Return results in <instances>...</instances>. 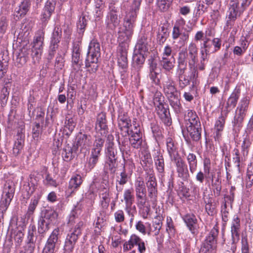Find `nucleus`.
<instances>
[{"mask_svg": "<svg viewBox=\"0 0 253 253\" xmlns=\"http://www.w3.org/2000/svg\"><path fill=\"white\" fill-rule=\"evenodd\" d=\"M9 93V91L6 87L4 86L2 87L0 96V102L2 105H4L6 103Z\"/></svg>", "mask_w": 253, "mask_h": 253, "instance_id": "obj_59", "label": "nucleus"}, {"mask_svg": "<svg viewBox=\"0 0 253 253\" xmlns=\"http://www.w3.org/2000/svg\"><path fill=\"white\" fill-rule=\"evenodd\" d=\"M185 22L184 20L182 18L177 21L173 27L172 32V37L173 40L177 39L178 37L180 36L182 45L184 44L189 39V34L188 33L185 32L181 33L180 32V26L184 25Z\"/></svg>", "mask_w": 253, "mask_h": 253, "instance_id": "obj_12", "label": "nucleus"}, {"mask_svg": "<svg viewBox=\"0 0 253 253\" xmlns=\"http://www.w3.org/2000/svg\"><path fill=\"white\" fill-rule=\"evenodd\" d=\"M141 2V0H133L130 10L124 18L123 25L118 28V40L122 43L127 42L133 33Z\"/></svg>", "mask_w": 253, "mask_h": 253, "instance_id": "obj_1", "label": "nucleus"}, {"mask_svg": "<svg viewBox=\"0 0 253 253\" xmlns=\"http://www.w3.org/2000/svg\"><path fill=\"white\" fill-rule=\"evenodd\" d=\"M195 125L185 126L187 132L191 139L195 141H198L201 138V124Z\"/></svg>", "mask_w": 253, "mask_h": 253, "instance_id": "obj_20", "label": "nucleus"}, {"mask_svg": "<svg viewBox=\"0 0 253 253\" xmlns=\"http://www.w3.org/2000/svg\"><path fill=\"white\" fill-rule=\"evenodd\" d=\"M156 110L158 114L161 119L165 122H169V110L166 108L164 105L160 103L156 107Z\"/></svg>", "mask_w": 253, "mask_h": 253, "instance_id": "obj_30", "label": "nucleus"}, {"mask_svg": "<svg viewBox=\"0 0 253 253\" xmlns=\"http://www.w3.org/2000/svg\"><path fill=\"white\" fill-rule=\"evenodd\" d=\"M208 7L205 5L204 2L200 1L197 4V9L195 13L196 17H199L207 11Z\"/></svg>", "mask_w": 253, "mask_h": 253, "instance_id": "obj_54", "label": "nucleus"}, {"mask_svg": "<svg viewBox=\"0 0 253 253\" xmlns=\"http://www.w3.org/2000/svg\"><path fill=\"white\" fill-rule=\"evenodd\" d=\"M120 7L112 6V23L115 28H117L119 26L120 23Z\"/></svg>", "mask_w": 253, "mask_h": 253, "instance_id": "obj_37", "label": "nucleus"}, {"mask_svg": "<svg viewBox=\"0 0 253 253\" xmlns=\"http://www.w3.org/2000/svg\"><path fill=\"white\" fill-rule=\"evenodd\" d=\"M122 168H123V171L120 172H118V170H117V174H119L117 177V185L116 188L118 191H121L122 189V187L121 186H119L118 184H119L120 185H123L126 184L127 181V175L125 172V167L124 166H121Z\"/></svg>", "mask_w": 253, "mask_h": 253, "instance_id": "obj_31", "label": "nucleus"}, {"mask_svg": "<svg viewBox=\"0 0 253 253\" xmlns=\"http://www.w3.org/2000/svg\"><path fill=\"white\" fill-rule=\"evenodd\" d=\"M154 161L158 171L163 173L165 170V163L163 156L159 153L154 158Z\"/></svg>", "mask_w": 253, "mask_h": 253, "instance_id": "obj_40", "label": "nucleus"}, {"mask_svg": "<svg viewBox=\"0 0 253 253\" xmlns=\"http://www.w3.org/2000/svg\"><path fill=\"white\" fill-rule=\"evenodd\" d=\"M141 160L142 162L141 164L144 170L145 168H150L152 169V160L151 157V155L149 153H145L141 158Z\"/></svg>", "mask_w": 253, "mask_h": 253, "instance_id": "obj_44", "label": "nucleus"}, {"mask_svg": "<svg viewBox=\"0 0 253 253\" xmlns=\"http://www.w3.org/2000/svg\"><path fill=\"white\" fill-rule=\"evenodd\" d=\"M171 1L172 0H158L157 5L161 11H166L169 9Z\"/></svg>", "mask_w": 253, "mask_h": 253, "instance_id": "obj_55", "label": "nucleus"}, {"mask_svg": "<svg viewBox=\"0 0 253 253\" xmlns=\"http://www.w3.org/2000/svg\"><path fill=\"white\" fill-rule=\"evenodd\" d=\"M76 214V212L73 211L69 215V223L72 224L77 222V224L73 229H71L69 231L65 240L63 250L68 253H71L73 252L78 240L82 235L84 226V222L82 221L78 222V218Z\"/></svg>", "mask_w": 253, "mask_h": 253, "instance_id": "obj_3", "label": "nucleus"}, {"mask_svg": "<svg viewBox=\"0 0 253 253\" xmlns=\"http://www.w3.org/2000/svg\"><path fill=\"white\" fill-rule=\"evenodd\" d=\"M183 219L191 233L195 234L197 232V220L196 216L193 214H187L183 217Z\"/></svg>", "mask_w": 253, "mask_h": 253, "instance_id": "obj_19", "label": "nucleus"}, {"mask_svg": "<svg viewBox=\"0 0 253 253\" xmlns=\"http://www.w3.org/2000/svg\"><path fill=\"white\" fill-rule=\"evenodd\" d=\"M241 228V220L238 215L233 216L231 223V235L240 237Z\"/></svg>", "mask_w": 253, "mask_h": 253, "instance_id": "obj_24", "label": "nucleus"}, {"mask_svg": "<svg viewBox=\"0 0 253 253\" xmlns=\"http://www.w3.org/2000/svg\"><path fill=\"white\" fill-rule=\"evenodd\" d=\"M118 126L120 129L124 131L125 135L129 134L130 126H131V120L126 113L120 111L118 118Z\"/></svg>", "mask_w": 253, "mask_h": 253, "instance_id": "obj_11", "label": "nucleus"}, {"mask_svg": "<svg viewBox=\"0 0 253 253\" xmlns=\"http://www.w3.org/2000/svg\"><path fill=\"white\" fill-rule=\"evenodd\" d=\"M144 53L135 52L132 57L133 62L138 65H142L145 61V57Z\"/></svg>", "mask_w": 253, "mask_h": 253, "instance_id": "obj_48", "label": "nucleus"}, {"mask_svg": "<svg viewBox=\"0 0 253 253\" xmlns=\"http://www.w3.org/2000/svg\"><path fill=\"white\" fill-rule=\"evenodd\" d=\"M91 144L90 136L82 133L78 135L76 145L78 148L80 147L81 151H82L83 149H87Z\"/></svg>", "mask_w": 253, "mask_h": 253, "instance_id": "obj_22", "label": "nucleus"}, {"mask_svg": "<svg viewBox=\"0 0 253 253\" xmlns=\"http://www.w3.org/2000/svg\"><path fill=\"white\" fill-rule=\"evenodd\" d=\"M62 157L65 161L72 159L73 156L72 149L69 147L64 148L62 153Z\"/></svg>", "mask_w": 253, "mask_h": 253, "instance_id": "obj_63", "label": "nucleus"}, {"mask_svg": "<svg viewBox=\"0 0 253 253\" xmlns=\"http://www.w3.org/2000/svg\"><path fill=\"white\" fill-rule=\"evenodd\" d=\"M166 145L167 151L171 159L176 158L178 155L177 148L175 141L171 137H168L166 139Z\"/></svg>", "mask_w": 253, "mask_h": 253, "instance_id": "obj_23", "label": "nucleus"}, {"mask_svg": "<svg viewBox=\"0 0 253 253\" xmlns=\"http://www.w3.org/2000/svg\"><path fill=\"white\" fill-rule=\"evenodd\" d=\"M243 10L239 7V2L238 0H231L229 3V7L228 10V18L230 20L235 21L238 16H239Z\"/></svg>", "mask_w": 253, "mask_h": 253, "instance_id": "obj_16", "label": "nucleus"}, {"mask_svg": "<svg viewBox=\"0 0 253 253\" xmlns=\"http://www.w3.org/2000/svg\"><path fill=\"white\" fill-rule=\"evenodd\" d=\"M240 95V89L236 87L232 93L227 99L226 103V108L227 109L226 114L233 108H234L237 103L238 100Z\"/></svg>", "mask_w": 253, "mask_h": 253, "instance_id": "obj_17", "label": "nucleus"}, {"mask_svg": "<svg viewBox=\"0 0 253 253\" xmlns=\"http://www.w3.org/2000/svg\"><path fill=\"white\" fill-rule=\"evenodd\" d=\"M184 120L185 126L195 125L198 126V125L201 124L196 113L192 110H187L184 116Z\"/></svg>", "mask_w": 253, "mask_h": 253, "instance_id": "obj_21", "label": "nucleus"}, {"mask_svg": "<svg viewBox=\"0 0 253 253\" xmlns=\"http://www.w3.org/2000/svg\"><path fill=\"white\" fill-rule=\"evenodd\" d=\"M101 188L100 197L101 199V205L103 209H106L109 207L110 202V184L108 180L105 178L103 179Z\"/></svg>", "mask_w": 253, "mask_h": 253, "instance_id": "obj_9", "label": "nucleus"}, {"mask_svg": "<svg viewBox=\"0 0 253 253\" xmlns=\"http://www.w3.org/2000/svg\"><path fill=\"white\" fill-rule=\"evenodd\" d=\"M124 199L126 208L128 210V209L132 206L134 202V197L132 188L127 189L125 190L124 193Z\"/></svg>", "mask_w": 253, "mask_h": 253, "instance_id": "obj_32", "label": "nucleus"}, {"mask_svg": "<svg viewBox=\"0 0 253 253\" xmlns=\"http://www.w3.org/2000/svg\"><path fill=\"white\" fill-rule=\"evenodd\" d=\"M247 186L251 187L253 182V166L252 165H248L247 171Z\"/></svg>", "mask_w": 253, "mask_h": 253, "instance_id": "obj_50", "label": "nucleus"}, {"mask_svg": "<svg viewBox=\"0 0 253 253\" xmlns=\"http://www.w3.org/2000/svg\"><path fill=\"white\" fill-rule=\"evenodd\" d=\"M134 187L136 194H144L146 193V188L143 178L140 176L138 177L134 182Z\"/></svg>", "mask_w": 253, "mask_h": 253, "instance_id": "obj_36", "label": "nucleus"}, {"mask_svg": "<svg viewBox=\"0 0 253 253\" xmlns=\"http://www.w3.org/2000/svg\"><path fill=\"white\" fill-rule=\"evenodd\" d=\"M134 130L131 129L129 132V134H126L130 135L129 141L131 146L134 148L138 149L142 145V139L140 134L139 129L135 125H134Z\"/></svg>", "mask_w": 253, "mask_h": 253, "instance_id": "obj_13", "label": "nucleus"}, {"mask_svg": "<svg viewBox=\"0 0 253 253\" xmlns=\"http://www.w3.org/2000/svg\"><path fill=\"white\" fill-rule=\"evenodd\" d=\"M227 114L226 113L223 115L222 113L215 120L213 130H214V138L216 141H219L220 140L222 132L223 131L225 119Z\"/></svg>", "mask_w": 253, "mask_h": 253, "instance_id": "obj_10", "label": "nucleus"}, {"mask_svg": "<svg viewBox=\"0 0 253 253\" xmlns=\"http://www.w3.org/2000/svg\"><path fill=\"white\" fill-rule=\"evenodd\" d=\"M148 72H158V67L156 60L154 57H151L148 60Z\"/></svg>", "mask_w": 253, "mask_h": 253, "instance_id": "obj_52", "label": "nucleus"}, {"mask_svg": "<svg viewBox=\"0 0 253 253\" xmlns=\"http://www.w3.org/2000/svg\"><path fill=\"white\" fill-rule=\"evenodd\" d=\"M57 215L58 214L56 211L53 210H50L46 212L44 218L50 223L51 222L55 221Z\"/></svg>", "mask_w": 253, "mask_h": 253, "instance_id": "obj_60", "label": "nucleus"}, {"mask_svg": "<svg viewBox=\"0 0 253 253\" xmlns=\"http://www.w3.org/2000/svg\"><path fill=\"white\" fill-rule=\"evenodd\" d=\"M44 39V32L43 30H38L34 37L32 42V47L43 49Z\"/></svg>", "mask_w": 253, "mask_h": 253, "instance_id": "obj_25", "label": "nucleus"}, {"mask_svg": "<svg viewBox=\"0 0 253 253\" xmlns=\"http://www.w3.org/2000/svg\"><path fill=\"white\" fill-rule=\"evenodd\" d=\"M127 52L126 46L120 45L118 53V64L119 66L124 71L128 67Z\"/></svg>", "mask_w": 253, "mask_h": 253, "instance_id": "obj_15", "label": "nucleus"}, {"mask_svg": "<svg viewBox=\"0 0 253 253\" xmlns=\"http://www.w3.org/2000/svg\"><path fill=\"white\" fill-rule=\"evenodd\" d=\"M40 197H41V196H38L37 197L35 196L31 199V202L29 205V207H28L27 212V214L29 217H30L31 216V215H32L34 213V212L39 203V201L40 199Z\"/></svg>", "mask_w": 253, "mask_h": 253, "instance_id": "obj_41", "label": "nucleus"}, {"mask_svg": "<svg viewBox=\"0 0 253 253\" xmlns=\"http://www.w3.org/2000/svg\"><path fill=\"white\" fill-rule=\"evenodd\" d=\"M49 221L46 220L44 217L41 218L38 222V230L41 233H43L49 229Z\"/></svg>", "mask_w": 253, "mask_h": 253, "instance_id": "obj_47", "label": "nucleus"}, {"mask_svg": "<svg viewBox=\"0 0 253 253\" xmlns=\"http://www.w3.org/2000/svg\"><path fill=\"white\" fill-rule=\"evenodd\" d=\"M44 39V32L43 30H38L34 37L32 42V47L43 49Z\"/></svg>", "mask_w": 253, "mask_h": 253, "instance_id": "obj_26", "label": "nucleus"}, {"mask_svg": "<svg viewBox=\"0 0 253 253\" xmlns=\"http://www.w3.org/2000/svg\"><path fill=\"white\" fill-rule=\"evenodd\" d=\"M187 161L189 165L190 171L194 173L197 168V160L196 156L193 153H189L186 157Z\"/></svg>", "mask_w": 253, "mask_h": 253, "instance_id": "obj_35", "label": "nucleus"}, {"mask_svg": "<svg viewBox=\"0 0 253 253\" xmlns=\"http://www.w3.org/2000/svg\"><path fill=\"white\" fill-rule=\"evenodd\" d=\"M24 145V140L21 137L15 141L13 147V154L16 156L20 154Z\"/></svg>", "mask_w": 253, "mask_h": 253, "instance_id": "obj_46", "label": "nucleus"}, {"mask_svg": "<svg viewBox=\"0 0 253 253\" xmlns=\"http://www.w3.org/2000/svg\"><path fill=\"white\" fill-rule=\"evenodd\" d=\"M160 63L166 71L169 72L174 67L175 58L174 56H170L169 58L162 57Z\"/></svg>", "mask_w": 253, "mask_h": 253, "instance_id": "obj_29", "label": "nucleus"}, {"mask_svg": "<svg viewBox=\"0 0 253 253\" xmlns=\"http://www.w3.org/2000/svg\"><path fill=\"white\" fill-rule=\"evenodd\" d=\"M100 55V47L96 40H92L89 43L85 61V67L90 73H95L98 69V58Z\"/></svg>", "mask_w": 253, "mask_h": 253, "instance_id": "obj_4", "label": "nucleus"}, {"mask_svg": "<svg viewBox=\"0 0 253 253\" xmlns=\"http://www.w3.org/2000/svg\"><path fill=\"white\" fill-rule=\"evenodd\" d=\"M148 50L147 39L145 36L139 37L135 45L134 52L145 53Z\"/></svg>", "mask_w": 253, "mask_h": 253, "instance_id": "obj_28", "label": "nucleus"}, {"mask_svg": "<svg viewBox=\"0 0 253 253\" xmlns=\"http://www.w3.org/2000/svg\"><path fill=\"white\" fill-rule=\"evenodd\" d=\"M218 235V227L217 225L215 224L202 243L200 249L202 253H216Z\"/></svg>", "mask_w": 253, "mask_h": 253, "instance_id": "obj_5", "label": "nucleus"}, {"mask_svg": "<svg viewBox=\"0 0 253 253\" xmlns=\"http://www.w3.org/2000/svg\"><path fill=\"white\" fill-rule=\"evenodd\" d=\"M205 209L208 214L211 216L214 215L216 212V206L213 203L212 198L209 197L208 200H205Z\"/></svg>", "mask_w": 253, "mask_h": 253, "instance_id": "obj_39", "label": "nucleus"}, {"mask_svg": "<svg viewBox=\"0 0 253 253\" xmlns=\"http://www.w3.org/2000/svg\"><path fill=\"white\" fill-rule=\"evenodd\" d=\"M100 154H98V150L95 151V152H91V154L88 163V169L87 170H90L92 169L98 162V157Z\"/></svg>", "mask_w": 253, "mask_h": 253, "instance_id": "obj_45", "label": "nucleus"}, {"mask_svg": "<svg viewBox=\"0 0 253 253\" xmlns=\"http://www.w3.org/2000/svg\"><path fill=\"white\" fill-rule=\"evenodd\" d=\"M137 205L138 208L144 207L146 205L147 197L146 193L144 194H136Z\"/></svg>", "mask_w": 253, "mask_h": 253, "instance_id": "obj_57", "label": "nucleus"}, {"mask_svg": "<svg viewBox=\"0 0 253 253\" xmlns=\"http://www.w3.org/2000/svg\"><path fill=\"white\" fill-rule=\"evenodd\" d=\"M240 239L239 237L231 235V239L226 244L227 249L230 250H236L237 244Z\"/></svg>", "mask_w": 253, "mask_h": 253, "instance_id": "obj_49", "label": "nucleus"}, {"mask_svg": "<svg viewBox=\"0 0 253 253\" xmlns=\"http://www.w3.org/2000/svg\"><path fill=\"white\" fill-rule=\"evenodd\" d=\"M59 229H54L48 237L42 253H55L56 245L58 239Z\"/></svg>", "mask_w": 253, "mask_h": 253, "instance_id": "obj_8", "label": "nucleus"}, {"mask_svg": "<svg viewBox=\"0 0 253 253\" xmlns=\"http://www.w3.org/2000/svg\"><path fill=\"white\" fill-rule=\"evenodd\" d=\"M13 198L9 196L2 195L0 204V208L2 211H6Z\"/></svg>", "mask_w": 253, "mask_h": 253, "instance_id": "obj_53", "label": "nucleus"}, {"mask_svg": "<svg viewBox=\"0 0 253 253\" xmlns=\"http://www.w3.org/2000/svg\"><path fill=\"white\" fill-rule=\"evenodd\" d=\"M175 161L176 171L179 177L183 179H187L189 176L187 166L184 161L180 157L173 159Z\"/></svg>", "mask_w": 253, "mask_h": 253, "instance_id": "obj_14", "label": "nucleus"}, {"mask_svg": "<svg viewBox=\"0 0 253 253\" xmlns=\"http://www.w3.org/2000/svg\"><path fill=\"white\" fill-rule=\"evenodd\" d=\"M135 228L137 231H138L143 235H145L146 233L148 234V235H151L152 232L151 229H149L147 232L146 227L143 224V222L141 221H138V222H137L135 225Z\"/></svg>", "mask_w": 253, "mask_h": 253, "instance_id": "obj_56", "label": "nucleus"}, {"mask_svg": "<svg viewBox=\"0 0 253 253\" xmlns=\"http://www.w3.org/2000/svg\"><path fill=\"white\" fill-rule=\"evenodd\" d=\"M159 72H148V77L151 81L152 83L156 85L161 84L160 80L158 78Z\"/></svg>", "mask_w": 253, "mask_h": 253, "instance_id": "obj_62", "label": "nucleus"}, {"mask_svg": "<svg viewBox=\"0 0 253 253\" xmlns=\"http://www.w3.org/2000/svg\"><path fill=\"white\" fill-rule=\"evenodd\" d=\"M135 246L137 247V249L140 253H144L146 252V248L145 243L143 240L138 235L132 234L129 240L124 244V250L125 251L131 250Z\"/></svg>", "mask_w": 253, "mask_h": 253, "instance_id": "obj_7", "label": "nucleus"}, {"mask_svg": "<svg viewBox=\"0 0 253 253\" xmlns=\"http://www.w3.org/2000/svg\"><path fill=\"white\" fill-rule=\"evenodd\" d=\"M145 171L148 177V179L146 183L147 188L148 187H157V184L153 169L150 168H145Z\"/></svg>", "mask_w": 253, "mask_h": 253, "instance_id": "obj_34", "label": "nucleus"}, {"mask_svg": "<svg viewBox=\"0 0 253 253\" xmlns=\"http://www.w3.org/2000/svg\"><path fill=\"white\" fill-rule=\"evenodd\" d=\"M24 236V233L20 230L14 233V240L16 247H19L21 245L23 241Z\"/></svg>", "mask_w": 253, "mask_h": 253, "instance_id": "obj_61", "label": "nucleus"}, {"mask_svg": "<svg viewBox=\"0 0 253 253\" xmlns=\"http://www.w3.org/2000/svg\"><path fill=\"white\" fill-rule=\"evenodd\" d=\"M35 249V241L27 240L26 245L24 246V249L25 251L29 253H32L34 251Z\"/></svg>", "mask_w": 253, "mask_h": 253, "instance_id": "obj_64", "label": "nucleus"}, {"mask_svg": "<svg viewBox=\"0 0 253 253\" xmlns=\"http://www.w3.org/2000/svg\"><path fill=\"white\" fill-rule=\"evenodd\" d=\"M30 5V0H23L17 12L21 16L25 15L29 11Z\"/></svg>", "mask_w": 253, "mask_h": 253, "instance_id": "obj_43", "label": "nucleus"}, {"mask_svg": "<svg viewBox=\"0 0 253 253\" xmlns=\"http://www.w3.org/2000/svg\"><path fill=\"white\" fill-rule=\"evenodd\" d=\"M249 98L247 96L243 97L240 100L236 110V114L232 121L234 128L238 130L242 126V122L246 116L249 104Z\"/></svg>", "mask_w": 253, "mask_h": 253, "instance_id": "obj_6", "label": "nucleus"}, {"mask_svg": "<svg viewBox=\"0 0 253 253\" xmlns=\"http://www.w3.org/2000/svg\"><path fill=\"white\" fill-rule=\"evenodd\" d=\"M83 182V179L81 175L78 174L73 175L69 181L68 186L71 192L72 193L78 189Z\"/></svg>", "mask_w": 253, "mask_h": 253, "instance_id": "obj_27", "label": "nucleus"}, {"mask_svg": "<svg viewBox=\"0 0 253 253\" xmlns=\"http://www.w3.org/2000/svg\"><path fill=\"white\" fill-rule=\"evenodd\" d=\"M107 127L105 114H99L97 116L95 129L97 130H103L105 131Z\"/></svg>", "mask_w": 253, "mask_h": 253, "instance_id": "obj_38", "label": "nucleus"}, {"mask_svg": "<svg viewBox=\"0 0 253 253\" xmlns=\"http://www.w3.org/2000/svg\"><path fill=\"white\" fill-rule=\"evenodd\" d=\"M189 65L190 68L194 67L197 61L198 50L196 44L191 42L188 47Z\"/></svg>", "mask_w": 253, "mask_h": 253, "instance_id": "obj_18", "label": "nucleus"}, {"mask_svg": "<svg viewBox=\"0 0 253 253\" xmlns=\"http://www.w3.org/2000/svg\"><path fill=\"white\" fill-rule=\"evenodd\" d=\"M76 123L72 118H69L66 117L65 121V130L67 129L68 131L67 132V135H70L74 130L76 126Z\"/></svg>", "mask_w": 253, "mask_h": 253, "instance_id": "obj_42", "label": "nucleus"}, {"mask_svg": "<svg viewBox=\"0 0 253 253\" xmlns=\"http://www.w3.org/2000/svg\"><path fill=\"white\" fill-rule=\"evenodd\" d=\"M42 52V48H32L31 56L33 60V62L35 63L38 61L41 58V56Z\"/></svg>", "mask_w": 253, "mask_h": 253, "instance_id": "obj_58", "label": "nucleus"}, {"mask_svg": "<svg viewBox=\"0 0 253 253\" xmlns=\"http://www.w3.org/2000/svg\"><path fill=\"white\" fill-rule=\"evenodd\" d=\"M161 80L163 92L168 99L170 105L176 113H180L181 106L179 92L175 87L174 82L168 72L161 76Z\"/></svg>", "mask_w": 253, "mask_h": 253, "instance_id": "obj_2", "label": "nucleus"}, {"mask_svg": "<svg viewBox=\"0 0 253 253\" xmlns=\"http://www.w3.org/2000/svg\"><path fill=\"white\" fill-rule=\"evenodd\" d=\"M188 53L186 49H182L178 53V57L177 59L178 64L187 65V58Z\"/></svg>", "mask_w": 253, "mask_h": 253, "instance_id": "obj_51", "label": "nucleus"}, {"mask_svg": "<svg viewBox=\"0 0 253 253\" xmlns=\"http://www.w3.org/2000/svg\"><path fill=\"white\" fill-rule=\"evenodd\" d=\"M14 192L15 187L13 182L11 180L6 181L3 186L2 195L13 198Z\"/></svg>", "mask_w": 253, "mask_h": 253, "instance_id": "obj_33", "label": "nucleus"}]
</instances>
